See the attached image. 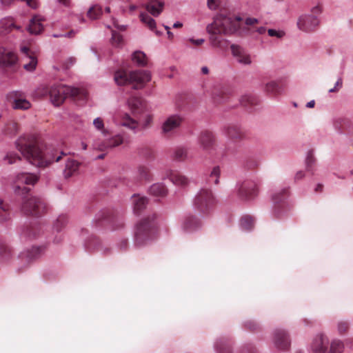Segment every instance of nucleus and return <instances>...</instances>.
I'll return each mask as SVG.
<instances>
[{
  "label": "nucleus",
  "instance_id": "f257e3e1",
  "mask_svg": "<svg viewBox=\"0 0 353 353\" xmlns=\"http://www.w3.org/2000/svg\"><path fill=\"white\" fill-rule=\"evenodd\" d=\"M221 0H207L208 9L219 10V12L214 17L213 22L206 27V30L210 34V42L215 48L221 47L223 42L222 34L234 33L240 28L241 21L240 17H234L227 10L221 9Z\"/></svg>",
  "mask_w": 353,
  "mask_h": 353
},
{
  "label": "nucleus",
  "instance_id": "f03ea898",
  "mask_svg": "<svg viewBox=\"0 0 353 353\" xmlns=\"http://www.w3.org/2000/svg\"><path fill=\"white\" fill-rule=\"evenodd\" d=\"M16 147L31 164L37 167H46L53 162H59L66 155L58 150H52L43 155L37 139L33 135L20 137L16 142Z\"/></svg>",
  "mask_w": 353,
  "mask_h": 353
},
{
  "label": "nucleus",
  "instance_id": "7ed1b4c3",
  "mask_svg": "<svg viewBox=\"0 0 353 353\" xmlns=\"http://www.w3.org/2000/svg\"><path fill=\"white\" fill-rule=\"evenodd\" d=\"M37 92L40 97L49 96L51 102L55 106L62 104L67 97L79 101H85L88 97V92L85 89L72 88L63 84L50 87L43 85L38 88Z\"/></svg>",
  "mask_w": 353,
  "mask_h": 353
},
{
  "label": "nucleus",
  "instance_id": "20e7f679",
  "mask_svg": "<svg viewBox=\"0 0 353 353\" xmlns=\"http://www.w3.org/2000/svg\"><path fill=\"white\" fill-rule=\"evenodd\" d=\"M216 203V199L212 190L208 188L201 189L193 201L196 212L189 214L188 221H197L209 216L213 212Z\"/></svg>",
  "mask_w": 353,
  "mask_h": 353
},
{
  "label": "nucleus",
  "instance_id": "39448f33",
  "mask_svg": "<svg viewBox=\"0 0 353 353\" xmlns=\"http://www.w3.org/2000/svg\"><path fill=\"white\" fill-rule=\"evenodd\" d=\"M114 79L118 85H132L134 89H141L150 81L151 75L146 70H135L127 72L119 70L114 73Z\"/></svg>",
  "mask_w": 353,
  "mask_h": 353
},
{
  "label": "nucleus",
  "instance_id": "423d86ee",
  "mask_svg": "<svg viewBox=\"0 0 353 353\" xmlns=\"http://www.w3.org/2000/svg\"><path fill=\"white\" fill-rule=\"evenodd\" d=\"M311 14H303L297 21L298 28L305 32H314L319 26L317 15L321 13V6L317 5L312 8Z\"/></svg>",
  "mask_w": 353,
  "mask_h": 353
},
{
  "label": "nucleus",
  "instance_id": "0eeeda50",
  "mask_svg": "<svg viewBox=\"0 0 353 353\" xmlns=\"http://www.w3.org/2000/svg\"><path fill=\"white\" fill-rule=\"evenodd\" d=\"M21 211L26 215L40 216L46 211V204L43 199L37 196H30L24 199Z\"/></svg>",
  "mask_w": 353,
  "mask_h": 353
},
{
  "label": "nucleus",
  "instance_id": "6e6552de",
  "mask_svg": "<svg viewBox=\"0 0 353 353\" xmlns=\"http://www.w3.org/2000/svg\"><path fill=\"white\" fill-rule=\"evenodd\" d=\"M288 190L283 189L279 193H276L272 196V201L274 203L272 213L276 219H282L287 213L288 210L285 208V199L288 196Z\"/></svg>",
  "mask_w": 353,
  "mask_h": 353
},
{
  "label": "nucleus",
  "instance_id": "1a4fd4ad",
  "mask_svg": "<svg viewBox=\"0 0 353 353\" xmlns=\"http://www.w3.org/2000/svg\"><path fill=\"white\" fill-rule=\"evenodd\" d=\"M183 119L179 114H172L169 116L163 123L161 130L165 136L172 134L183 123Z\"/></svg>",
  "mask_w": 353,
  "mask_h": 353
},
{
  "label": "nucleus",
  "instance_id": "9d476101",
  "mask_svg": "<svg viewBox=\"0 0 353 353\" xmlns=\"http://www.w3.org/2000/svg\"><path fill=\"white\" fill-rule=\"evenodd\" d=\"M258 194V188L256 183L253 181L248 180L243 181L239 189V194L243 199H252Z\"/></svg>",
  "mask_w": 353,
  "mask_h": 353
},
{
  "label": "nucleus",
  "instance_id": "9b49d317",
  "mask_svg": "<svg viewBox=\"0 0 353 353\" xmlns=\"http://www.w3.org/2000/svg\"><path fill=\"white\" fill-rule=\"evenodd\" d=\"M8 100L12 103L14 109L28 110L30 108V103L24 98L21 92H12L8 94Z\"/></svg>",
  "mask_w": 353,
  "mask_h": 353
},
{
  "label": "nucleus",
  "instance_id": "f8f14e48",
  "mask_svg": "<svg viewBox=\"0 0 353 353\" xmlns=\"http://www.w3.org/2000/svg\"><path fill=\"white\" fill-rule=\"evenodd\" d=\"M216 137L211 131L203 130L198 136V143L204 150H212L216 145Z\"/></svg>",
  "mask_w": 353,
  "mask_h": 353
},
{
  "label": "nucleus",
  "instance_id": "ddd939ff",
  "mask_svg": "<svg viewBox=\"0 0 353 353\" xmlns=\"http://www.w3.org/2000/svg\"><path fill=\"white\" fill-rule=\"evenodd\" d=\"M21 52L23 54L22 61L24 69L30 72L34 70L37 65V58L34 52L26 46L21 48Z\"/></svg>",
  "mask_w": 353,
  "mask_h": 353
},
{
  "label": "nucleus",
  "instance_id": "4468645a",
  "mask_svg": "<svg viewBox=\"0 0 353 353\" xmlns=\"http://www.w3.org/2000/svg\"><path fill=\"white\" fill-rule=\"evenodd\" d=\"M230 48L232 55L239 63L245 65H248L252 63L250 54H248L242 47L232 44L231 45Z\"/></svg>",
  "mask_w": 353,
  "mask_h": 353
},
{
  "label": "nucleus",
  "instance_id": "2eb2a0df",
  "mask_svg": "<svg viewBox=\"0 0 353 353\" xmlns=\"http://www.w3.org/2000/svg\"><path fill=\"white\" fill-rule=\"evenodd\" d=\"M225 134L234 141H239L244 139L245 133L242 129L236 124H229L223 128Z\"/></svg>",
  "mask_w": 353,
  "mask_h": 353
},
{
  "label": "nucleus",
  "instance_id": "dca6fc26",
  "mask_svg": "<svg viewBox=\"0 0 353 353\" xmlns=\"http://www.w3.org/2000/svg\"><path fill=\"white\" fill-rule=\"evenodd\" d=\"M128 105L134 115L141 114L146 109L145 101L139 97H131L128 100Z\"/></svg>",
  "mask_w": 353,
  "mask_h": 353
},
{
  "label": "nucleus",
  "instance_id": "f3484780",
  "mask_svg": "<svg viewBox=\"0 0 353 353\" xmlns=\"http://www.w3.org/2000/svg\"><path fill=\"white\" fill-rule=\"evenodd\" d=\"M166 177L175 185L185 188L189 184L188 178L176 170H168L165 174Z\"/></svg>",
  "mask_w": 353,
  "mask_h": 353
},
{
  "label": "nucleus",
  "instance_id": "a211bd4d",
  "mask_svg": "<svg viewBox=\"0 0 353 353\" xmlns=\"http://www.w3.org/2000/svg\"><path fill=\"white\" fill-rule=\"evenodd\" d=\"M17 59V56L14 53L4 48H0V66L7 67L12 65L16 63Z\"/></svg>",
  "mask_w": 353,
  "mask_h": 353
},
{
  "label": "nucleus",
  "instance_id": "6ab92c4d",
  "mask_svg": "<svg viewBox=\"0 0 353 353\" xmlns=\"http://www.w3.org/2000/svg\"><path fill=\"white\" fill-rule=\"evenodd\" d=\"M327 345V338L323 334H319L313 339L311 348L316 353H324Z\"/></svg>",
  "mask_w": 353,
  "mask_h": 353
},
{
  "label": "nucleus",
  "instance_id": "aec40b11",
  "mask_svg": "<svg viewBox=\"0 0 353 353\" xmlns=\"http://www.w3.org/2000/svg\"><path fill=\"white\" fill-rule=\"evenodd\" d=\"M274 343L279 349H285L289 346L290 341L284 330H277L274 332Z\"/></svg>",
  "mask_w": 353,
  "mask_h": 353
},
{
  "label": "nucleus",
  "instance_id": "412c9836",
  "mask_svg": "<svg viewBox=\"0 0 353 353\" xmlns=\"http://www.w3.org/2000/svg\"><path fill=\"white\" fill-rule=\"evenodd\" d=\"M14 29L19 30L21 27L15 24L13 18L6 17L0 20V34L6 35Z\"/></svg>",
  "mask_w": 353,
  "mask_h": 353
},
{
  "label": "nucleus",
  "instance_id": "4be33fe9",
  "mask_svg": "<svg viewBox=\"0 0 353 353\" xmlns=\"http://www.w3.org/2000/svg\"><path fill=\"white\" fill-rule=\"evenodd\" d=\"M145 9L154 17L159 16L163 11L164 3L163 0H147Z\"/></svg>",
  "mask_w": 353,
  "mask_h": 353
},
{
  "label": "nucleus",
  "instance_id": "5701e85b",
  "mask_svg": "<svg viewBox=\"0 0 353 353\" xmlns=\"http://www.w3.org/2000/svg\"><path fill=\"white\" fill-rule=\"evenodd\" d=\"M134 212L137 214L141 213L144 210L148 203V199L139 194H134L132 198Z\"/></svg>",
  "mask_w": 353,
  "mask_h": 353
},
{
  "label": "nucleus",
  "instance_id": "b1692460",
  "mask_svg": "<svg viewBox=\"0 0 353 353\" xmlns=\"http://www.w3.org/2000/svg\"><path fill=\"white\" fill-rule=\"evenodd\" d=\"M80 163L77 161L68 159L63 170L64 177L68 179L78 174Z\"/></svg>",
  "mask_w": 353,
  "mask_h": 353
},
{
  "label": "nucleus",
  "instance_id": "393cba45",
  "mask_svg": "<svg viewBox=\"0 0 353 353\" xmlns=\"http://www.w3.org/2000/svg\"><path fill=\"white\" fill-rule=\"evenodd\" d=\"M43 21V19L41 16H34L30 21L28 26L29 32L34 34H40L43 30V26L42 25Z\"/></svg>",
  "mask_w": 353,
  "mask_h": 353
},
{
  "label": "nucleus",
  "instance_id": "a878e982",
  "mask_svg": "<svg viewBox=\"0 0 353 353\" xmlns=\"http://www.w3.org/2000/svg\"><path fill=\"white\" fill-rule=\"evenodd\" d=\"M123 142V137L118 134L116 135L111 139H109L107 140L105 143H103L102 145L98 146V149L99 150H105L106 149L113 148L114 147H117Z\"/></svg>",
  "mask_w": 353,
  "mask_h": 353
},
{
  "label": "nucleus",
  "instance_id": "bb28decb",
  "mask_svg": "<svg viewBox=\"0 0 353 353\" xmlns=\"http://www.w3.org/2000/svg\"><path fill=\"white\" fill-rule=\"evenodd\" d=\"M38 181V177L32 174L23 172L17 176L16 182L18 183L34 185Z\"/></svg>",
  "mask_w": 353,
  "mask_h": 353
},
{
  "label": "nucleus",
  "instance_id": "cd10ccee",
  "mask_svg": "<svg viewBox=\"0 0 353 353\" xmlns=\"http://www.w3.org/2000/svg\"><path fill=\"white\" fill-rule=\"evenodd\" d=\"M120 124L133 131L137 130L139 126V122L136 119H132L128 114H124L122 116Z\"/></svg>",
  "mask_w": 353,
  "mask_h": 353
},
{
  "label": "nucleus",
  "instance_id": "c85d7f7f",
  "mask_svg": "<svg viewBox=\"0 0 353 353\" xmlns=\"http://www.w3.org/2000/svg\"><path fill=\"white\" fill-rule=\"evenodd\" d=\"M149 192L153 196H165L168 194V189L164 184L157 183L150 186Z\"/></svg>",
  "mask_w": 353,
  "mask_h": 353
},
{
  "label": "nucleus",
  "instance_id": "c756f323",
  "mask_svg": "<svg viewBox=\"0 0 353 353\" xmlns=\"http://www.w3.org/2000/svg\"><path fill=\"white\" fill-rule=\"evenodd\" d=\"M188 157V150L185 147H176L173 152L172 159L176 161H185Z\"/></svg>",
  "mask_w": 353,
  "mask_h": 353
},
{
  "label": "nucleus",
  "instance_id": "7c9ffc66",
  "mask_svg": "<svg viewBox=\"0 0 353 353\" xmlns=\"http://www.w3.org/2000/svg\"><path fill=\"white\" fill-rule=\"evenodd\" d=\"M141 21L151 30L154 31L157 35H160L159 31L156 30V22L150 15L146 13L140 14Z\"/></svg>",
  "mask_w": 353,
  "mask_h": 353
},
{
  "label": "nucleus",
  "instance_id": "2f4dec72",
  "mask_svg": "<svg viewBox=\"0 0 353 353\" xmlns=\"http://www.w3.org/2000/svg\"><path fill=\"white\" fill-rule=\"evenodd\" d=\"M137 174L139 180L140 181H148L150 179V172L148 167L140 165L137 167Z\"/></svg>",
  "mask_w": 353,
  "mask_h": 353
},
{
  "label": "nucleus",
  "instance_id": "473e14b6",
  "mask_svg": "<svg viewBox=\"0 0 353 353\" xmlns=\"http://www.w3.org/2000/svg\"><path fill=\"white\" fill-rule=\"evenodd\" d=\"M19 125L14 121H9L4 128V132L9 136H14L19 132Z\"/></svg>",
  "mask_w": 353,
  "mask_h": 353
},
{
  "label": "nucleus",
  "instance_id": "72a5a7b5",
  "mask_svg": "<svg viewBox=\"0 0 353 353\" xmlns=\"http://www.w3.org/2000/svg\"><path fill=\"white\" fill-rule=\"evenodd\" d=\"M240 103L244 107H251L257 104V98L252 94H245L241 97Z\"/></svg>",
  "mask_w": 353,
  "mask_h": 353
},
{
  "label": "nucleus",
  "instance_id": "f704fd0d",
  "mask_svg": "<svg viewBox=\"0 0 353 353\" xmlns=\"http://www.w3.org/2000/svg\"><path fill=\"white\" fill-rule=\"evenodd\" d=\"M119 216L118 212L113 209H105L101 212V216L97 221H105L108 219H117Z\"/></svg>",
  "mask_w": 353,
  "mask_h": 353
},
{
  "label": "nucleus",
  "instance_id": "c9c22d12",
  "mask_svg": "<svg viewBox=\"0 0 353 353\" xmlns=\"http://www.w3.org/2000/svg\"><path fill=\"white\" fill-rule=\"evenodd\" d=\"M265 91L271 94H278L281 93V88L276 81H270L265 85Z\"/></svg>",
  "mask_w": 353,
  "mask_h": 353
},
{
  "label": "nucleus",
  "instance_id": "e433bc0d",
  "mask_svg": "<svg viewBox=\"0 0 353 353\" xmlns=\"http://www.w3.org/2000/svg\"><path fill=\"white\" fill-rule=\"evenodd\" d=\"M132 60L141 66H144L147 63L146 55L141 51L134 52L132 54Z\"/></svg>",
  "mask_w": 353,
  "mask_h": 353
},
{
  "label": "nucleus",
  "instance_id": "4c0bfd02",
  "mask_svg": "<svg viewBox=\"0 0 353 353\" xmlns=\"http://www.w3.org/2000/svg\"><path fill=\"white\" fill-rule=\"evenodd\" d=\"M102 14V8L98 5L92 6L88 11V17L90 19H96Z\"/></svg>",
  "mask_w": 353,
  "mask_h": 353
},
{
  "label": "nucleus",
  "instance_id": "58836bf2",
  "mask_svg": "<svg viewBox=\"0 0 353 353\" xmlns=\"http://www.w3.org/2000/svg\"><path fill=\"white\" fill-rule=\"evenodd\" d=\"M221 174V169L219 166H214L210 175L209 180L210 181L213 182L214 184L217 185L219 183V177Z\"/></svg>",
  "mask_w": 353,
  "mask_h": 353
},
{
  "label": "nucleus",
  "instance_id": "ea45409f",
  "mask_svg": "<svg viewBox=\"0 0 353 353\" xmlns=\"http://www.w3.org/2000/svg\"><path fill=\"white\" fill-rule=\"evenodd\" d=\"M341 132L347 134H351L353 133V123L347 119L343 121L341 125Z\"/></svg>",
  "mask_w": 353,
  "mask_h": 353
},
{
  "label": "nucleus",
  "instance_id": "a19ab883",
  "mask_svg": "<svg viewBox=\"0 0 353 353\" xmlns=\"http://www.w3.org/2000/svg\"><path fill=\"white\" fill-rule=\"evenodd\" d=\"M343 349V345L341 341L339 340H334L330 344V347L328 353H341Z\"/></svg>",
  "mask_w": 353,
  "mask_h": 353
},
{
  "label": "nucleus",
  "instance_id": "79ce46f5",
  "mask_svg": "<svg viewBox=\"0 0 353 353\" xmlns=\"http://www.w3.org/2000/svg\"><path fill=\"white\" fill-rule=\"evenodd\" d=\"M93 125L96 129L101 131L103 134H108V130L104 128V123L101 118L98 117L94 119Z\"/></svg>",
  "mask_w": 353,
  "mask_h": 353
},
{
  "label": "nucleus",
  "instance_id": "37998d69",
  "mask_svg": "<svg viewBox=\"0 0 353 353\" xmlns=\"http://www.w3.org/2000/svg\"><path fill=\"white\" fill-rule=\"evenodd\" d=\"M112 43L116 47L120 46L123 43L122 36L119 33L113 31L112 34Z\"/></svg>",
  "mask_w": 353,
  "mask_h": 353
},
{
  "label": "nucleus",
  "instance_id": "c03bdc74",
  "mask_svg": "<svg viewBox=\"0 0 353 353\" xmlns=\"http://www.w3.org/2000/svg\"><path fill=\"white\" fill-rule=\"evenodd\" d=\"M305 162L307 170L308 171H310L312 168L313 165L315 163V158L314 157L312 151L310 150L307 152Z\"/></svg>",
  "mask_w": 353,
  "mask_h": 353
},
{
  "label": "nucleus",
  "instance_id": "a18cd8bd",
  "mask_svg": "<svg viewBox=\"0 0 353 353\" xmlns=\"http://www.w3.org/2000/svg\"><path fill=\"white\" fill-rule=\"evenodd\" d=\"M182 227L186 232H192L199 228L200 225L199 222H183Z\"/></svg>",
  "mask_w": 353,
  "mask_h": 353
},
{
  "label": "nucleus",
  "instance_id": "49530a36",
  "mask_svg": "<svg viewBox=\"0 0 353 353\" xmlns=\"http://www.w3.org/2000/svg\"><path fill=\"white\" fill-rule=\"evenodd\" d=\"M5 161H8V164H12L15 163L17 160H21V158L14 153H8L4 158Z\"/></svg>",
  "mask_w": 353,
  "mask_h": 353
},
{
  "label": "nucleus",
  "instance_id": "de8ad7c7",
  "mask_svg": "<svg viewBox=\"0 0 353 353\" xmlns=\"http://www.w3.org/2000/svg\"><path fill=\"white\" fill-rule=\"evenodd\" d=\"M225 94L222 91L217 90L213 93V99L215 103H221L223 101Z\"/></svg>",
  "mask_w": 353,
  "mask_h": 353
},
{
  "label": "nucleus",
  "instance_id": "09e8293b",
  "mask_svg": "<svg viewBox=\"0 0 353 353\" xmlns=\"http://www.w3.org/2000/svg\"><path fill=\"white\" fill-rule=\"evenodd\" d=\"M153 121V117L151 114H148L145 117L143 123H142V128L145 129L148 128L151 126Z\"/></svg>",
  "mask_w": 353,
  "mask_h": 353
},
{
  "label": "nucleus",
  "instance_id": "8fccbe9b",
  "mask_svg": "<svg viewBox=\"0 0 353 353\" xmlns=\"http://www.w3.org/2000/svg\"><path fill=\"white\" fill-rule=\"evenodd\" d=\"M10 211L9 204L5 203L3 200L0 199V216H3L1 212L7 214Z\"/></svg>",
  "mask_w": 353,
  "mask_h": 353
},
{
  "label": "nucleus",
  "instance_id": "3c124183",
  "mask_svg": "<svg viewBox=\"0 0 353 353\" xmlns=\"http://www.w3.org/2000/svg\"><path fill=\"white\" fill-rule=\"evenodd\" d=\"M30 191L28 188L25 186L21 187L19 185H17L15 187V193L17 194H26Z\"/></svg>",
  "mask_w": 353,
  "mask_h": 353
},
{
  "label": "nucleus",
  "instance_id": "603ef678",
  "mask_svg": "<svg viewBox=\"0 0 353 353\" xmlns=\"http://www.w3.org/2000/svg\"><path fill=\"white\" fill-rule=\"evenodd\" d=\"M348 327L349 325L347 322L345 321H341L338 324V330L341 333L346 332L348 330Z\"/></svg>",
  "mask_w": 353,
  "mask_h": 353
},
{
  "label": "nucleus",
  "instance_id": "864d4df0",
  "mask_svg": "<svg viewBox=\"0 0 353 353\" xmlns=\"http://www.w3.org/2000/svg\"><path fill=\"white\" fill-rule=\"evenodd\" d=\"M268 35L270 37H276L277 38H281L284 35V32L282 31H277L274 29H269L268 30Z\"/></svg>",
  "mask_w": 353,
  "mask_h": 353
},
{
  "label": "nucleus",
  "instance_id": "5fc2aeb1",
  "mask_svg": "<svg viewBox=\"0 0 353 353\" xmlns=\"http://www.w3.org/2000/svg\"><path fill=\"white\" fill-rule=\"evenodd\" d=\"M252 228H253V222H249V221H247V222H243L241 225V228L243 230H250Z\"/></svg>",
  "mask_w": 353,
  "mask_h": 353
},
{
  "label": "nucleus",
  "instance_id": "6e6d98bb",
  "mask_svg": "<svg viewBox=\"0 0 353 353\" xmlns=\"http://www.w3.org/2000/svg\"><path fill=\"white\" fill-rule=\"evenodd\" d=\"M251 33L257 32L259 34H263L266 32V29L265 27H259L256 29H250Z\"/></svg>",
  "mask_w": 353,
  "mask_h": 353
},
{
  "label": "nucleus",
  "instance_id": "4d7b16f0",
  "mask_svg": "<svg viewBox=\"0 0 353 353\" xmlns=\"http://www.w3.org/2000/svg\"><path fill=\"white\" fill-rule=\"evenodd\" d=\"M16 0H0L1 4L4 8L10 7Z\"/></svg>",
  "mask_w": 353,
  "mask_h": 353
},
{
  "label": "nucleus",
  "instance_id": "13d9d810",
  "mask_svg": "<svg viewBox=\"0 0 353 353\" xmlns=\"http://www.w3.org/2000/svg\"><path fill=\"white\" fill-rule=\"evenodd\" d=\"M189 41L192 43L193 45H195V46H201L202 45L205 40L203 39H190L189 40Z\"/></svg>",
  "mask_w": 353,
  "mask_h": 353
},
{
  "label": "nucleus",
  "instance_id": "bf43d9fd",
  "mask_svg": "<svg viewBox=\"0 0 353 353\" xmlns=\"http://www.w3.org/2000/svg\"><path fill=\"white\" fill-rule=\"evenodd\" d=\"M258 23V20L255 18H248L245 20V24L248 26H253Z\"/></svg>",
  "mask_w": 353,
  "mask_h": 353
},
{
  "label": "nucleus",
  "instance_id": "052dcab7",
  "mask_svg": "<svg viewBox=\"0 0 353 353\" xmlns=\"http://www.w3.org/2000/svg\"><path fill=\"white\" fill-rule=\"evenodd\" d=\"M304 176H305V174L303 171H299L296 172V174L294 176V179L296 181L301 180L304 177Z\"/></svg>",
  "mask_w": 353,
  "mask_h": 353
},
{
  "label": "nucleus",
  "instance_id": "680f3d73",
  "mask_svg": "<svg viewBox=\"0 0 353 353\" xmlns=\"http://www.w3.org/2000/svg\"><path fill=\"white\" fill-rule=\"evenodd\" d=\"M164 28L167 30L168 39L172 40L174 38V34L172 32H170V27H168V26H165Z\"/></svg>",
  "mask_w": 353,
  "mask_h": 353
},
{
  "label": "nucleus",
  "instance_id": "e2e57ef3",
  "mask_svg": "<svg viewBox=\"0 0 353 353\" xmlns=\"http://www.w3.org/2000/svg\"><path fill=\"white\" fill-rule=\"evenodd\" d=\"M75 62V59L74 58H70L67 63H65V68L68 69L69 68L71 65H72L74 64V63Z\"/></svg>",
  "mask_w": 353,
  "mask_h": 353
},
{
  "label": "nucleus",
  "instance_id": "0e129e2a",
  "mask_svg": "<svg viewBox=\"0 0 353 353\" xmlns=\"http://www.w3.org/2000/svg\"><path fill=\"white\" fill-rule=\"evenodd\" d=\"M241 221H254V217L250 214H246L241 217Z\"/></svg>",
  "mask_w": 353,
  "mask_h": 353
},
{
  "label": "nucleus",
  "instance_id": "69168bd1",
  "mask_svg": "<svg viewBox=\"0 0 353 353\" xmlns=\"http://www.w3.org/2000/svg\"><path fill=\"white\" fill-rule=\"evenodd\" d=\"M342 85H343V81H342V79L340 78L336 82L335 87L340 89L342 87Z\"/></svg>",
  "mask_w": 353,
  "mask_h": 353
},
{
  "label": "nucleus",
  "instance_id": "338daca9",
  "mask_svg": "<svg viewBox=\"0 0 353 353\" xmlns=\"http://www.w3.org/2000/svg\"><path fill=\"white\" fill-rule=\"evenodd\" d=\"M58 1L65 6H68L70 3V0H58Z\"/></svg>",
  "mask_w": 353,
  "mask_h": 353
},
{
  "label": "nucleus",
  "instance_id": "774afa93",
  "mask_svg": "<svg viewBox=\"0 0 353 353\" xmlns=\"http://www.w3.org/2000/svg\"><path fill=\"white\" fill-rule=\"evenodd\" d=\"M314 105H315V101L314 100H312V101H309L307 103L306 107L309 108H312L314 107Z\"/></svg>",
  "mask_w": 353,
  "mask_h": 353
}]
</instances>
